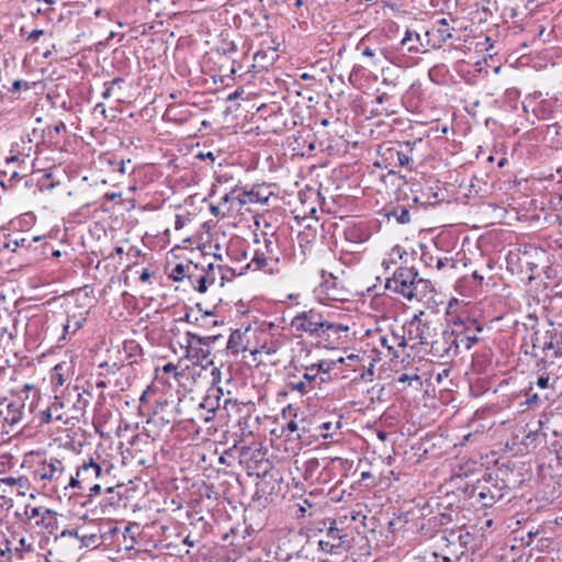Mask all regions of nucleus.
Listing matches in <instances>:
<instances>
[{
	"label": "nucleus",
	"instance_id": "nucleus-50",
	"mask_svg": "<svg viewBox=\"0 0 562 562\" xmlns=\"http://www.w3.org/2000/svg\"><path fill=\"white\" fill-rule=\"evenodd\" d=\"M1 482L8 486H14L18 483L24 482V476H19V477L7 476V477L1 479Z\"/></svg>",
	"mask_w": 562,
	"mask_h": 562
},
{
	"label": "nucleus",
	"instance_id": "nucleus-33",
	"mask_svg": "<svg viewBox=\"0 0 562 562\" xmlns=\"http://www.w3.org/2000/svg\"><path fill=\"white\" fill-rule=\"evenodd\" d=\"M250 109L256 110V116L261 117H268L273 113V110L267 105L265 101L261 100V98H250V102H248V112Z\"/></svg>",
	"mask_w": 562,
	"mask_h": 562
},
{
	"label": "nucleus",
	"instance_id": "nucleus-31",
	"mask_svg": "<svg viewBox=\"0 0 562 562\" xmlns=\"http://www.w3.org/2000/svg\"><path fill=\"white\" fill-rule=\"evenodd\" d=\"M318 195H319V193L317 191H315L314 189H307L306 191H301L299 193V199L304 209L303 210L304 216H306L307 214H310L311 216H314L316 214V212H317L316 206L313 204H307V201L315 200L318 198Z\"/></svg>",
	"mask_w": 562,
	"mask_h": 562
},
{
	"label": "nucleus",
	"instance_id": "nucleus-13",
	"mask_svg": "<svg viewBox=\"0 0 562 562\" xmlns=\"http://www.w3.org/2000/svg\"><path fill=\"white\" fill-rule=\"evenodd\" d=\"M460 344L453 333L443 330L439 337H435L429 345V352L437 358L451 359L458 355Z\"/></svg>",
	"mask_w": 562,
	"mask_h": 562
},
{
	"label": "nucleus",
	"instance_id": "nucleus-53",
	"mask_svg": "<svg viewBox=\"0 0 562 562\" xmlns=\"http://www.w3.org/2000/svg\"><path fill=\"white\" fill-rule=\"evenodd\" d=\"M537 385L541 389H546L549 385V376H539L537 380Z\"/></svg>",
	"mask_w": 562,
	"mask_h": 562
},
{
	"label": "nucleus",
	"instance_id": "nucleus-35",
	"mask_svg": "<svg viewBox=\"0 0 562 562\" xmlns=\"http://www.w3.org/2000/svg\"><path fill=\"white\" fill-rule=\"evenodd\" d=\"M272 56L269 58L266 52L257 50L254 53V64L252 68H258L257 72L259 74L261 70H267L269 65L271 64Z\"/></svg>",
	"mask_w": 562,
	"mask_h": 562
},
{
	"label": "nucleus",
	"instance_id": "nucleus-7",
	"mask_svg": "<svg viewBox=\"0 0 562 562\" xmlns=\"http://www.w3.org/2000/svg\"><path fill=\"white\" fill-rule=\"evenodd\" d=\"M334 366L335 363L333 361L327 360H321L317 363L307 366L304 372V379H306L307 382L291 381V390L297 391L301 394L311 392L316 386H319L322 383H325L330 379V371Z\"/></svg>",
	"mask_w": 562,
	"mask_h": 562
},
{
	"label": "nucleus",
	"instance_id": "nucleus-4",
	"mask_svg": "<svg viewBox=\"0 0 562 562\" xmlns=\"http://www.w3.org/2000/svg\"><path fill=\"white\" fill-rule=\"evenodd\" d=\"M255 229L252 231L254 257L251 263L255 270H261L272 274L277 269L279 258L276 252V239L272 233L260 231L259 217L254 216Z\"/></svg>",
	"mask_w": 562,
	"mask_h": 562
},
{
	"label": "nucleus",
	"instance_id": "nucleus-3",
	"mask_svg": "<svg viewBox=\"0 0 562 562\" xmlns=\"http://www.w3.org/2000/svg\"><path fill=\"white\" fill-rule=\"evenodd\" d=\"M385 288L401 294L409 302H419L424 305L435 303V289L428 279L419 277L415 267L401 266L392 277L386 279Z\"/></svg>",
	"mask_w": 562,
	"mask_h": 562
},
{
	"label": "nucleus",
	"instance_id": "nucleus-37",
	"mask_svg": "<svg viewBox=\"0 0 562 562\" xmlns=\"http://www.w3.org/2000/svg\"><path fill=\"white\" fill-rule=\"evenodd\" d=\"M326 291L327 295L330 300L334 301H342L344 297L340 296V290L337 288V279L330 276V279L326 280L323 285Z\"/></svg>",
	"mask_w": 562,
	"mask_h": 562
},
{
	"label": "nucleus",
	"instance_id": "nucleus-5",
	"mask_svg": "<svg viewBox=\"0 0 562 562\" xmlns=\"http://www.w3.org/2000/svg\"><path fill=\"white\" fill-rule=\"evenodd\" d=\"M551 326L552 328L543 334L544 356L539 359L537 367L559 376L562 370V321L552 322Z\"/></svg>",
	"mask_w": 562,
	"mask_h": 562
},
{
	"label": "nucleus",
	"instance_id": "nucleus-32",
	"mask_svg": "<svg viewBox=\"0 0 562 562\" xmlns=\"http://www.w3.org/2000/svg\"><path fill=\"white\" fill-rule=\"evenodd\" d=\"M243 203H244V201L240 199V196H238V198L225 196L223 205H211L210 209L214 215H218L221 213V209L225 207L227 204H229V205L226 207V210H227V212L232 213L234 211H240Z\"/></svg>",
	"mask_w": 562,
	"mask_h": 562
},
{
	"label": "nucleus",
	"instance_id": "nucleus-40",
	"mask_svg": "<svg viewBox=\"0 0 562 562\" xmlns=\"http://www.w3.org/2000/svg\"><path fill=\"white\" fill-rule=\"evenodd\" d=\"M65 406L64 401L59 396H55L53 403L49 405V411L54 414L55 420L66 422V418L63 414V408Z\"/></svg>",
	"mask_w": 562,
	"mask_h": 562
},
{
	"label": "nucleus",
	"instance_id": "nucleus-64",
	"mask_svg": "<svg viewBox=\"0 0 562 562\" xmlns=\"http://www.w3.org/2000/svg\"><path fill=\"white\" fill-rule=\"evenodd\" d=\"M248 562H270V560L267 559L263 561L260 557L254 555V557H248Z\"/></svg>",
	"mask_w": 562,
	"mask_h": 562
},
{
	"label": "nucleus",
	"instance_id": "nucleus-20",
	"mask_svg": "<svg viewBox=\"0 0 562 562\" xmlns=\"http://www.w3.org/2000/svg\"><path fill=\"white\" fill-rule=\"evenodd\" d=\"M380 345L387 350V356L398 357L397 349H404L407 346L405 328H392L390 333L380 335Z\"/></svg>",
	"mask_w": 562,
	"mask_h": 562
},
{
	"label": "nucleus",
	"instance_id": "nucleus-41",
	"mask_svg": "<svg viewBox=\"0 0 562 562\" xmlns=\"http://www.w3.org/2000/svg\"><path fill=\"white\" fill-rule=\"evenodd\" d=\"M63 368L64 366L63 364H57L55 368H54V372L52 373V376H50V383L54 387H59L64 384L65 382V378H64V374H63Z\"/></svg>",
	"mask_w": 562,
	"mask_h": 562
},
{
	"label": "nucleus",
	"instance_id": "nucleus-22",
	"mask_svg": "<svg viewBox=\"0 0 562 562\" xmlns=\"http://www.w3.org/2000/svg\"><path fill=\"white\" fill-rule=\"evenodd\" d=\"M270 135V125L267 123V117L256 116V114H251V117L248 119V137L254 136L258 137L256 145H263L267 140H269Z\"/></svg>",
	"mask_w": 562,
	"mask_h": 562
},
{
	"label": "nucleus",
	"instance_id": "nucleus-25",
	"mask_svg": "<svg viewBox=\"0 0 562 562\" xmlns=\"http://www.w3.org/2000/svg\"><path fill=\"white\" fill-rule=\"evenodd\" d=\"M469 325L468 330L464 331L462 338H458L460 346L469 350L474 344L479 341L477 334L482 331V326L474 318H465Z\"/></svg>",
	"mask_w": 562,
	"mask_h": 562
},
{
	"label": "nucleus",
	"instance_id": "nucleus-45",
	"mask_svg": "<svg viewBox=\"0 0 562 562\" xmlns=\"http://www.w3.org/2000/svg\"><path fill=\"white\" fill-rule=\"evenodd\" d=\"M0 562H14L12 558V540H5V548H0Z\"/></svg>",
	"mask_w": 562,
	"mask_h": 562
},
{
	"label": "nucleus",
	"instance_id": "nucleus-62",
	"mask_svg": "<svg viewBox=\"0 0 562 562\" xmlns=\"http://www.w3.org/2000/svg\"><path fill=\"white\" fill-rule=\"evenodd\" d=\"M120 196H121V194L120 193H115V192H113V193H105V195H104V198L106 200H109V201H113V200H115V199H117Z\"/></svg>",
	"mask_w": 562,
	"mask_h": 562
},
{
	"label": "nucleus",
	"instance_id": "nucleus-49",
	"mask_svg": "<svg viewBox=\"0 0 562 562\" xmlns=\"http://www.w3.org/2000/svg\"><path fill=\"white\" fill-rule=\"evenodd\" d=\"M450 265L451 268H454V263H453V260L451 258H437L436 259V268L438 270H441L443 269L446 266Z\"/></svg>",
	"mask_w": 562,
	"mask_h": 562
},
{
	"label": "nucleus",
	"instance_id": "nucleus-42",
	"mask_svg": "<svg viewBox=\"0 0 562 562\" xmlns=\"http://www.w3.org/2000/svg\"><path fill=\"white\" fill-rule=\"evenodd\" d=\"M188 269H189V266H187V267H186V266H183V265L179 263V265H177V266L172 269V271H171V273H170V277H171V278L173 279V281H176V282L182 281V280H184V278H186L187 276H188V277L190 276V274H188V273H187V272H188Z\"/></svg>",
	"mask_w": 562,
	"mask_h": 562
},
{
	"label": "nucleus",
	"instance_id": "nucleus-18",
	"mask_svg": "<svg viewBox=\"0 0 562 562\" xmlns=\"http://www.w3.org/2000/svg\"><path fill=\"white\" fill-rule=\"evenodd\" d=\"M348 331L349 327L347 325L326 318L317 339L324 347L335 348L341 342L342 337H347Z\"/></svg>",
	"mask_w": 562,
	"mask_h": 562
},
{
	"label": "nucleus",
	"instance_id": "nucleus-57",
	"mask_svg": "<svg viewBox=\"0 0 562 562\" xmlns=\"http://www.w3.org/2000/svg\"><path fill=\"white\" fill-rule=\"evenodd\" d=\"M151 278V273L148 271V269H143L139 279L142 282H148Z\"/></svg>",
	"mask_w": 562,
	"mask_h": 562
},
{
	"label": "nucleus",
	"instance_id": "nucleus-11",
	"mask_svg": "<svg viewBox=\"0 0 562 562\" xmlns=\"http://www.w3.org/2000/svg\"><path fill=\"white\" fill-rule=\"evenodd\" d=\"M505 485L492 483L490 481L477 482L471 491V497H475L483 507H492L496 502L501 501L504 496Z\"/></svg>",
	"mask_w": 562,
	"mask_h": 562
},
{
	"label": "nucleus",
	"instance_id": "nucleus-17",
	"mask_svg": "<svg viewBox=\"0 0 562 562\" xmlns=\"http://www.w3.org/2000/svg\"><path fill=\"white\" fill-rule=\"evenodd\" d=\"M326 317L322 314L311 310L308 312H303L297 314L292 319V327L295 328L296 331H305L308 333L310 336L317 339L319 336L321 328L323 327Z\"/></svg>",
	"mask_w": 562,
	"mask_h": 562
},
{
	"label": "nucleus",
	"instance_id": "nucleus-14",
	"mask_svg": "<svg viewBox=\"0 0 562 562\" xmlns=\"http://www.w3.org/2000/svg\"><path fill=\"white\" fill-rule=\"evenodd\" d=\"M27 158L26 155H11L5 158L4 168L0 172L2 184L7 180L10 186H13L16 181L30 173L31 170L27 166Z\"/></svg>",
	"mask_w": 562,
	"mask_h": 562
},
{
	"label": "nucleus",
	"instance_id": "nucleus-44",
	"mask_svg": "<svg viewBox=\"0 0 562 562\" xmlns=\"http://www.w3.org/2000/svg\"><path fill=\"white\" fill-rule=\"evenodd\" d=\"M340 428V422H336V423H331V422H326V423H323L321 426H319V429L321 430H324L325 432L322 434L323 438L327 439V438H331L334 436V432H328V431H336Z\"/></svg>",
	"mask_w": 562,
	"mask_h": 562
},
{
	"label": "nucleus",
	"instance_id": "nucleus-1",
	"mask_svg": "<svg viewBox=\"0 0 562 562\" xmlns=\"http://www.w3.org/2000/svg\"><path fill=\"white\" fill-rule=\"evenodd\" d=\"M255 469L248 462V485L254 486L248 509L251 510V524L248 530H260L268 519V507L272 502L276 479L271 473V463L268 460L255 462Z\"/></svg>",
	"mask_w": 562,
	"mask_h": 562
},
{
	"label": "nucleus",
	"instance_id": "nucleus-54",
	"mask_svg": "<svg viewBox=\"0 0 562 562\" xmlns=\"http://www.w3.org/2000/svg\"><path fill=\"white\" fill-rule=\"evenodd\" d=\"M22 87H24L25 89H29V83L25 82V81H22V80H15L13 82V86H12V90L13 91H18L20 90Z\"/></svg>",
	"mask_w": 562,
	"mask_h": 562
},
{
	"label": "nucleus",
	"instance_id": "nucleus-63",
	"mask_svg": "<svg viewBox=\"0 0 562 562\" xmlns=\"http://www.w3.org/2000/svg\"><path fill=\"white\" fill-rule=\"evenodd\" d=\"M286 429L290 430V431H296L297 430V425L295 422L291 420L290 423H288L286 425Z\"/></svg>",
	"mask_w": 562,
	"mask_h": 562
},
{
	"label": "nucleus",
	"instance_id": "nucleus-55",
	"mask_svg": "<svg viewBox=\"0 0 562 562\" xmlns=\"http://www.w3.org/2000/svg\"><path fill=\"white\" fill-rule=\"evenodd\" d=\"M24 241H25V239H24V238H22L21 240H18V239L10 240V241L7 244V247H11V244H12V250L14 251L18 247L23 246V245H24Z\"/></svg>",
	"mask_w": 562,
	"mask_h": 562
},
{
	"label": "nucleus",
	"instance_id": "nucleus-12",
	"mask_svg": "<svg viewBox=\"0 0 562 562\" xmlns=\"http://www.w3.org/2000/svg\"><path fill=\"white\" fill-rule=\"evenodd\" d=\"M326 533L319 539L318 544L322 551L333 553L338 549H346L348 533L339 528L336 520L326 521Z\"/></svg>",
	"mask_w": 562,
	"mask_h": 562
},
{
	"label": "nucleus",
	"instance_id": "nucleus-56",
	"mask_svg": "<svg viewBox=\"0 0 562 562\" xmlns=\"http://www.w3.org/2000/svg\"><path fill=\"white\" fill-rule=\"evenodd\" d=\"M527 400L526 402L531 405V404H535L539 401V396L537 393H533V394H530V392H528L527 394Z\"/></svg>",
	"mask_w": 562,
	"mask_h": 562
},
{
	"label": "nucleus",
	"instance_id": "nucleus-23",
	"mask_svg": "<svg viewBox=\"0 0 562 562\" xmlns=\"http://www.w3.org/2000/svg\"><path fill=\"white\" fill-rule=\"evenodd\" d=\"M76 539L80 541L81 548H98L102 543V535L98 526H93L91 530L86 528H77Z\"/></svg>",
	"mask_w": 562,
	"mask_h": 562
},
{
	"label": "nucleus",
	"instance_id": "nucleus-2",
	"mask_svg": "<svg viewBox=\"0 0 562 562\" xmlns=\"http://www.w3.org/2000/svg\"><path fill=\"white\" fill-rule=\"evenodd\" d=\"M70 468L67 456L36 453V460L32 464V479L47 494L67 495Z\"/></svg>",
	"mask_w": 562,
	"mask_h": 562
},
{
	"label": "nucleus",
	"instance_id": "nucleus-58",
	"mask_svg": "<svg viewBox=\"0 0 562 562\" xmlns=\"http://www.w3.org/2000/svg\"><path fill=\"white\" fill-rule=\"evenodd\" d=\"M76 531H77V528L76 529L64 530L60 536L63 538H65V537H74V538H76V533H75Z\"/></svg>",
	"mask_w": 562,
	"mask_h": 562
},
{
	"label": "nucleus",
	"instance_id": "nucleus-36",
	"mask_svg": "<svg viewBox=\"0 0 562 562\" xmlns=\"http://www.w3.org/2000/svg\"><path fill=\"white\" fill-rule=\"evenodd\" d=\"M22 411H21V405L20 404H16V403H10L8 406H7V415H5V420L10 424V425H15L18 424L21 419H22Z\"/></svg>",
	"mask_w": 562,
	"mask_h": 562
},
{
	"label": "nucleus",
	"instance_id": "nucleus-51",
	"mask_svg": "<svg viewBox=\"0 0 562 562\" xmlns=\"http://www.w3.org/2000/svg\"><path fill=\"white\" fill-rule=\"evenodd\" d=\"M419 380V376L417 374L415 375H408L407 373H402L398 378H397V382L400 383H406L411 380Z\"/></svg>",
	"mask_w": 562,
	"mask_h": 562
},
{
	"label": "nucleus",
	"instance_id": "nucleus-30",
	"mask_svg": "<svg viewBox=\"0 0 562 562\" xmlns=\"http://www.w3.org/2000/svg\"><path fill=\"white\" fill-rule=\"evenodd\" d=\"M449 323L451 324L452 328L451 330H448V333H453V336L457 338H462L464 331L468 330L469 325L465 322V318H470L469 315L465 313L456 314L448 313Z\"/></svg>",
	"mask_w": 562,
	"mask_h": 562
},
{
	"label": "nucleus",
	"instance_id": "nucleus-59",
	"mask_svg": "<svg viewBox=\"0 0 562 562\" xmlns=\"http://www.w3.org/2000/svg\"><path fill=\"white\" fill-rule=\"evenodd\" d=\"M111 94H112V87L109 83H105V90L103 91L102 97L104 99H108L111 97Z\"/></svg>",
	"mask_w": 562,
	"mask_h": 562
},
{
	"label": "nucleus",
	"instance_id": "nucleus-19",
	"mask_svg": "<svg viewBox=\"0 0 562 562\" xmlns=\"http://www.w3.org/2000/svg\"><path fill=\"white\" fill-rule=\"evenodd\" d=\"M401 45L407 52L414 54H424L432 49L426 30L422 33L407 29Z\"/></svg>",
	"mask_w": 562,
	"mask_h": 562
},
{
	"label": "nucleus",
	"instance_id": "nucleus-52",
	"mask_svg": "<svg viewBox=\"0 0 562 562\" xmlns=\"http://www.w3.org/2000/svg\"><path fill=\"white\" fill-rule=\"evenodd\" d=\"M44 32L42 30H34L32 31L29 36H27V40L31 41V42H36L41 35H43Z\"/></svg>",
	"mask_w": 562,
	"mask_h": 562
},
{
	"label": "nucleus",
	"instance_id": "nucleus-38",
	"mask_svg": "<svg viewBox=\"0 0 562 562\" xmlns=\"http://www.w3.org/2000/svg\"><path fill=\"white\" fill-rule=\"evenodd\" d=\"M386 215L389 218H395L400 224H406L411 221L409 211L405 206L394 207Z\"/></svg>",
	"mask_w": 562,
	"mask_h": 562
},
{
	"label": "nucleus",
	"instance_id": "nucleus-60",
	"mask_svg": "<svg viewBox=\"0 0 562 562\" xmlns=\"http://www.w3.org/2000/svg\"><path fill=\"white\" fill-rule=\"evenodd\" d=\"M176 369H177V367L172 363H167L162 368L164 372H166V373L173 372V371H176Z\"/></svg>",
	"mask_w": 562,
	"mask_h": 562
},
{
	"label": "nucleus",
	"instance_id": "nucleus-61",
	"mask_svg": "<svg viewBox=\"0 0 562 562\" xmlns=\"http://www.w3.org/2000/svg\"><path fill=\"white\" fill-rule=\"evenodd\" d=\"M130 162H131L130 159L126 160V161L125 160H121L120 166H119V171L121 173H125L126 172V165L130 164Z\"/></svg>",
	"mask_w": 562,
	"mask_h": 562
},
{
	"label": "nucleus",
	"instance_id": "nucleus-27",
	"mask_svg": "<svg viewBox=\"0 0 562 562\" xmlns=\"http://www.w3.org/2000/svg\"><path fill=\"white\" fill-rule=\"evenodd\" d=\"M270 82L263 76L257 77L251 75L248 77V102L250 98H261L263 92H268Z\"/></svg>",
	"mask_w": 562,
	"mask_h": 562
},
{
	"label": "nucleus",
	"instance_id": "nucleus-34",
	"mask_svg": "<svg viewBox=\"0 0 562 562\" xmlns=\"http://www.w3.org/2000/svg\"><path fill=\"white\" fill-rule=\"evenodd\" d=\"M244 342V333L240 329H236L232 331L228 341H227V350L232 353H238L245 350L243 345Z\"/></svg>",
	"mask_w": 562,
	"mask_h": 562
},
{
	"label": "nucleus",
	"instance_id": "nucleus-46",
	"mask_svg": "<svg viewBox=\"0 0 562 562\" xmlns=\"http://www.w3.org/2000/svg\"><path fill=\"white\" fill-rule=\"evenodd\" d=\"M26 514L30 518H35L38 516H42L43 520H45L47 517L53 518L54 512L50 509H42L40 507H33L31 508L30 513L26 510Z\"/></svg>",
	"mask_w": 562,
	"mask_h": 562
},
{
	"label": "nucleus",
	"instance_id": "nucleus-28",
	"mask_svg": "<svg viewBox=\"0 0 562 562\" xmlns=\"http://www.w3.org/2000/svg\"><path fill=\"white\" fill-rule=\"evenodd\" d=\"M34 552V544L32 538L24 536L16 540V544H12V558L14 562L23 561L27 554Z\"/></svg>",
	"mask_w": 562,
	"mask_h": 562
},
{
	"label": "nucleus",
	"instance_id": "nucleus-39",
	"mask_svg": "<svg viewBox=\"0 0 562 562\" xmlns=\"http://www.w3.org/2000/svg\"><path fill=\"white\" fill-rule=\"evenodd\" d=\"M82 326V319L77 317H69L64 325V333L60 339H66L68 335L75 334Z\"/></svg>",
	"mask_w": 562,
	"mask_h": 562
},
{
	"label": "nucleus",
	"instance_id": "nucleus-24",
	"mask_svg": "<svg viewBox=\"0 0 562 562\" xmlns=\"http://www.w3.org/2000/svg\"><path fill=\"white\" fill-rule=\"evenodd\" d=\"M543 334L541 335L538 329L533 330L530 335L526 336L520 346L521 352L526 356L540 359L538 350H542Z\"/></svg>",
	"mask_w": 562,
	"mask_h": 562
},
{
	"label": "nucleus",
	"instance_id": "nucleus-29",
	"mask_svg": "<svg viewBox=\"0 0 562 562\" xmlns=\"http://www.w3.org/2000/svg\"><path fill=\"white\" fill-rule=\"evenodd\" d=\"M248 19H254V22L250 23V26L248 25V30L250 29L254 36H268V16L262 12V10H259L258 15L256 18L254 16V14H248Z\"/></svg>",
	"mask_w": 562,
	"mask_h": 562
},
{
	"label": "nucleus",
	"instance_id": "nucleus-8",
	"mask_svg": "<svg viewBox=\"0 0 562 562\" xmlns=\"http://www.w3.org/2000/svg\"><path fill=\"white\" fill-rule=\"evenodd\" d=\"M425 313L420 311L406 323L404 326L406 339L416 341L422 346L430 345L431 340L437 336V328L430 321L424 319Z\"/></svg>",
	"mask_w": 562,
	"mask_h": 562
},
{
	"label": "nucleus",
	"instance_id": "nucleus-26",
	"mask_svg": "<svg viewBox=\"0 0 562 562\" xmlns=\"http://www.w3.org/2000/svg\"><path fill=\"white\" fill-rule=\"evenodd\" d=\"M273 192L271 187L267 183L254 184L251 190L248 191V203L265 204L272 196Z\"/></svg>",
	"mask_w": 562,
	"mask_h": 562
},
{
	"label": "nucleus",
	"instance_id": "nucleus-6",
	"mask_svg": "<svg viewBox=\"0 0 562 562\" xmlns=\"http://www.w3.org/2000/svg\"><path fill=\"white\" fill-rule=\"evenodd\" d=\"M109 470L104 471L93 458L83 459L76 465V473L69 476V490H89L91 495L101 494L102 487L95 481L102 479Z\"/></svg>",
	"mask_w": 562,
	"mask_h": 562
},
{
	"label": "nucleus",
	"instance_id": "nucleus-10",
	"mask_svg": "<svg viewBox=\"0 0 562 562\" xmlns=\"http://www.w3.org/2000/svg\"><path fill=\"white\" fill-rule=\"evenodd\" d=\"M216 272L221 273V280L222 281H229L236 276H243L244 274V268H240L239 270L231 267L222 268L221 266L214 267L213 265H209V270L199 277H193L192 274L189 276V279L191 280L192 284H194V288L200 292L204 293L207 291L209 286L215 283L216 281Z\"/></svg>",
	"mask_w": 562,
	"mask_h": 562
},
{
	"label": "nucleus",
	"instance_id": "nucleus-16",
	"mask_svg": "<svg viewBox=\"0 0 562 562\" xmlns=\"http://www.w3.org/2000/svg\"><path fill=\"white\" fill-rule=\"evenodd\" d=\"M373 38L368 35L360 40L357 44V52L366 58V66L370 68L382 67L384 60H386L385 49L373 43Z\"/></svg>",
	"mask_w": 562,
	"mask_h": 562
},
{
	"label": "nucleus",
	"instance_id": "nucleus-15",
	"mask_svg": "<svg viewBox=\"0 0 562 562\" xmlns=\"http://www.w3.org/2000/svg\"><path fill=\"white\" fill-rule=\"evenodd\" d=\"M418 143H422V139H418L417 142L414 143L406 142L404 144H401L398 149L392 147L386 148L382 153V158L387 162L385 167H406L408 169H412L411 162L414 159V146H416Z\"/></svg>",
	"mask_w": 562,
	"mask_h": 562
},
{
	"label": "nucleus",
	"instance_id": "nucleus-21",
	"mask_svg": "<svg viewBox=\"0 0 562 562\" xmlns=\"http://www.w3.org/2000/svg\"><path fill=\"white\" fill-rule=\"evenodd\" d=\"M453 26H450L448 20L442 18L435 22L430 29L426 30L432 49L440 48L449 38L452 37Z\"/></svg>",
	"mask_w": 562,
	"mask_h": 562
},
{
	"label": "nucleus",
	"instance_id": "nucleus-43",
	"mask_svg": "<svg viewBox=\"0 0 562 562\" xmlns=\"http://www.w3.org/2000/svg\"><path fill=\"white\" fill-rule=\"evenodd\" d=\"M419 562H456L449 555L438 552H431L429 555L423 557Z\"/></svg>",
	"mask_w": 562,
	"mask_h": 562
},
{
	"label": "nucleus",
	"instance_id": "nucleus-47",
	"mask_svg": "<svg viewBox=\"0 0 562 562\" xmlns=\"http://www.w3.org/2000/svg\"><path fill=\"white\" fill-rule=\"evenodd\" d=\"M248 155H250L251 157L248 158L247 169L248 170L256 169L258 167V160L262 156L261 150L252 151V150L248 149Z\"/></svg>",
	"mask_w": 562,
	"mask_h": 562
},
{
	"label": "nucleus",
	"instance_id": "nucleus-9",
	"mask_svg": "<svg viewBox=\"0 0 562 562\" xmlns=\"http://www.w3.org/2000/svg\"><path fill=\"white\" fill-rule=\"evenodd\" d=\"M252 306H248V331L252 329V325H255L254 331H259L262 336V345L259 348H255L249 350L252 357V361L256 362V366H259L263 362L258 356L265 353L266 356H271L276 351L274 345L272 341V336L270 335V330L273 328V324L266 319L260 321L256 316H250Z\"/></svg>",
	"mask_w": 562,
	"mask_h": 562
},
{
	"label": "nucleus",
	"instance_id": "nucleus-48",
	"mask_svg": "<svg viewBox=\"0 0 562 562\" xmlns=\"http://www.w3.org/2000/svg\"><path fill=\"white\" fill-rule=\"evenodd\" d=\"M53 420H55V417L48 407L40 413L41 424H49Z\"/></svg>",
	"mask_w": 562,
	"mask_h": 562
}]
</instances>
